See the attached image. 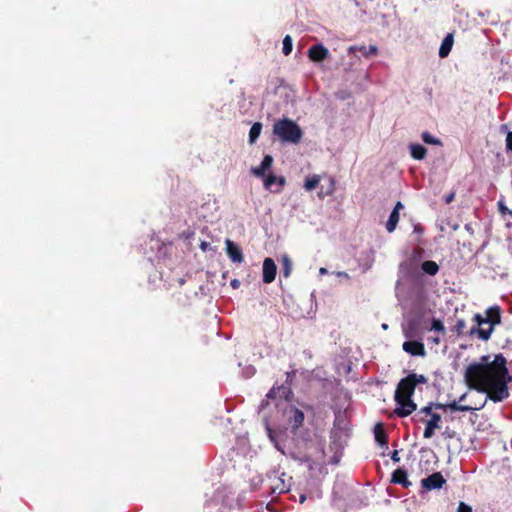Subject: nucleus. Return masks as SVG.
I'll return each instance as SVG.
<instances>
[{
    "label": "nucleus",
    "mask_w": 512,
    "mask_h": 512,
    "mask_svg": "<svg viewBox=\"0 0 512 512\" xmlns=\"http://www.w3.org/2000/svg\"><path fill=\"white\" fill-rule=\"evenodd\" d=\"M490 356L481 357V362L469 364L465 370L466 385L479 393H485L487 398L497 403L510 395L508 383L512 381L509 375L507 360L503 354H497L492 362Z\"/></svg>",
    "instance_id": "f257e3e1"
},
{
    "label": "nucleus",
    "mask_w": 512,
    "mask_h": 512,
    "mask_svg": "<svg viewBox=\"0 0 512 512\" xmlns=\"http://www.w3.org/2000/svg\"><path fill=\"white\" fill-rule=\"evenodd\" d=\"M427 381L428 379L424 375L416 373H411L399 381L394 394V400L397 404L394 412L398 417H407L417 409L412 396L416 386L426 384Z\"/></svg>",
    "instance_id": "f03ea898"
},
{
    "label": "nucleus",
    "mask_w": 512,
    "mask_h": 512,
    "mask_svg": "<svg viewBox=\"0 0 512 512\" xmlns=\"http://www.w3.org/2000/svg\"><path fill=\"white\" fill-rule=\"evenodd\" d=\"M273 134L283 143L299 144L303 137L301 127L289 118H282L273 124Z\"/></svg>",
    "instance_id": "7ed1b4c3"
},
{
    "label": "nucleus",
    "mask_w": 512,
    "mask_h": 512,
    "mask_svg": "<svg viewBox=\"0 0 512 512\" xmlns=\"http://www.w3.org/2000/svg\"><path fill=\"white\" fill-rule=\"evenodd\" d=\"M474 320L478 326H481L483 324H490L489 329L472 328L470 332L471 334H473L476 331L480 339L487 341L491 337L493 327L501 323V309L499 306H492L486 310L485 318L482 317L480 314H476L474 316Z\"/></svg>",
    "instance_id": "20e7f679"
},
{
    "label": "nucleus",
    "mask_w": 512,
    "mask_h": 512,
    "mask_svg": "<svg viewBox=\"0 0 512 512\" xmlns=\"http://www.w3.org/2000/svg\"><path fill=\"white\" fill-rule=\"evenodd\" d=\"M445 483L446 480L440 472H434L421 480V486L425 491L440 489Z\"/></svg>",
    "instance_id": "39448f33"
},
{
    "label": "nucleus",
    "mask_w": 512,
    "mask_h": 512,
    "mask_svg": "<svg viewBox=\"0 0 512 512\" xmlns=\"http://www.w3.org/2000/svg\"><path fill=\"white\" fill-rule=\"evenodd\" d=\"M307 56L312 62H322L329 57V50L323 44L312 45L308 51Z\"/></svg>",
    "instance_id": "423d86ee"
},
{
    "label": "nucleus",
    "mask_w": 512,
    "mask_h": 512,
    "mask_svg": "<svg viewBox=\"0 0 512 512\" xmlns=\"http://www.w3.org/2000/svg\"><path fill=\"white\" fill-rule=\"evenodd\" d=\"M263 282L266 284L272 283L277 274V266L272 258H265L263 261Z\"/></svg>",
    "instance_id": "0eeeda50"
},
{
    "label": "nucleus",
    "mask_w": 512,
    "mask_h": 512,
    "mask_svg": "<svg viewBox=\"0 0 512 512\" xmlns=\"http://www.w3.org/2000/svg\"><path fill=\"white\" fill-rule=\"evenodd\" d=\"M288 423L291 425L293 430L298 429L303 425L305 416L302 410L295 406L290 407L287 411Z\"/></svg>",
    "instance_id": "6e6552de"
},
{
    "label": "nucleus",
    "mask_w": 512,
    "mask_h": 512,
    "mask_svg": "<svg viewBox=\"0 0 512 512\" xmlns=\"http://www.w3.org/2000/svg\"><path fill=\"white\" fill-rule=\"evenodd\" d=\"M402 349L412 356L424 357L426 355L425 346L420 341H405Z\"/></svg>",
    "instance_id": "1a4fd4ad"
},
{
    "label": "nucleus",
    "mask_w": 512,
    "mask_h": 512,
    "mask_svg": "<svg viewBox=\"0 0 512 512\" xmlns=\"http://www.w3.org/2000/svg\"><path fill=\"white\" fill-rule=\"evenodd\" d=\"M483 406H484V404H482L478 408H473V407L468 406V405H461V404H459L455 400L450 402V403H446V404H443V403H436L435 404V408L436 409H440V410H443V411L450 410V411H461V412L479 410V409L483 408Z\"/></svg>",
    "instance_id": "9d476101"
},
{
    "label": "nucleus",
    "mask_w": 512,
    "mask_h": 512,
    "mask_svg": "<svg viewBox=\"0 0 512 512\" xmlns=\"http://www.w3.org/2000/svg\"><path fill=\"white\" fill-rule=\"evenodd\" d=\"M226 252L229 258L234 263H241L244 260L242 250L232 240L226 239Z\"/></svg>",
    "instance_id": "9b49d317"
},
{
    "label": "nucleus",
    "mask_w": 512,
    "mask_h": 512,
    "mask_svg": "<svg viewBox=\"0 0 512 512\" xmlns=\"http://www.w3.org/2000/svg\"><path fill=\"white\" fill-rule=\"evenodd\" d=\"M441 416L440 414H432V417L426 421L423 437L426 439L431 438L435 434V430L440 428Z\"/></svg>",
    "instance_id": "f8f14e48"
},
{
    "label": "nucleus",
    "mask_w": 512,
    "mask_h": 512,
    "mask_svg": "<svg viewBox=\"0 0 512 512\" xmlns=\"http://www.w3.org/2000/svg\"><path fill=\"white\" fill-rule=\"evenodd\" d=\"M273 164V157L269 154L265 155L260 166L253 167L251 172L256 177H264L267 170L271 168Z\"/></svg>",
    "instance_id": "ddd939ff"
},
{
    "label": "nucleus",
    "mask_w": 512,
    "mask_h": 512,
    "mask_svg": "<svg viewBox=\"0 0 512 512\" xmlns=\"http://www.w3.org/2000/svg\"><path fill=\"white\" fill-rule=\"evenodd\" d=\"M391 482L394 484H400L404 488H408L411 485V482L408 480L406 470H404L402 468H397L392 473Z\"/></svg>",
    "instance_id": "4468645a"
},
{
    "label": "nucleus",
    "mask_w": 512,
    "mask_h": 512,
    "mask_svg": "<svg viewBox=\"0 0 512 512\" xmlns=\"http://www.w3.org/2000/svg\"><path fill=\"white\" fill-rule=\"evenodd\" d=\"M374 437L376 442H378L382 447L388 448V436L382 423H377L374 426Z\"/></svg>",
    "instance_id": "2eb2a0df"
},
{
    "label": "nucleus",
    "mask_w": 512,
    "mask_h": 512,
    "mask_svg": "<svg viewBox=\"0 0 512 512\" xmlns=\"http://www.w3.org/2000/svg\"><path fill=\"white\" fill-rule=\"evenodd\" d=\"M453 34H448L442 41L441 46L439 48V56L441 58H445L449 55L452 46H453Z\"/></svg>",
    "instance_id": "dca6fc26"
},
{
    "label": "nucleus",
    "mask_w": 512,
    "mask_h": 512,
    "mask_svg": "<svg viewBox=\"0 0 512 512\" xmlns=\"http://www.w3.org/2000/svg\"><path fill=\"white\" fill-rule=\"evenodd\" d=\"M349 51L350 52H355V51H359L361 52V54L365 57H370L372 55H376L378 53V48L377 46L375 45H370L368 47H366L365 45H361V46H351L349 48Z\"/></svg>",
    "instance_id": "f3484780"
},
{
    "label": "nucleus",
    "mask_w": 512,
    "mask_h": 512,
    "mask_svg": "<svg viewBox=\"0 0 512 512\" xmlns=\"http://www.w3.org/2000/svg\"><path fill=\"white\" fill-rule=\"evenodd\" d=\"M410 153L414 159L422 160L426 157L427 149L421 144H411Z\"/></svg>",
    "instance_id": "a211bd4d"
},
{
    "label": "nucleus",
    "mask_w": 512,
    "mask_h": 512,
    "mask_svg": "<svg viewBox=\"0 0 512 512\" xmlns=\"http://www.w3.org/2000/svg\"><path fill=\"white\" fill-rule=\"evenodd\" d=\"M421 269H422L423 273H425L429 276H434L438 273L439 266L435 261L427 260L421 264Z\"/></svg>",
    "instance_id": "6ab92c4d"
},
{
    "label": "nucleus",
    "mask_w": 512,
    "mask_h": 512,
    "mask_svg": "<svg viewBox=\"0 0 512 512\" xmlns=\"http://www.w3.org/2000/svg\"><path fill=\"white\" fill-rule=\"evenodd\" d=\"M266 431H267V435H268V438L270 439V441L274 444L275 448L278 450V451H281L283 453V450L282 448L280 447L279 445V441H278V438L279 436L281 435V432H277L275 431L274 429H272L269 424H266Z\"/></svg>",
    "instance_id": "aec40b11"
},
{
    "label": "nucleus",
    "mask_w": 512,
    "mask_h": 512,
    "mask_svg": "<svg viewBox=\"0 0 512 512\" xmlns=\"http://www.w3.org/2000/svg\"><path fill=\"white\" fill-rule=\"evenodd\" d=\"M419 327V321L415 319H411L408 321L407 326L404 328V335L407 338H412L416 335V332Z\"/></svg>",
    "instance_id": "412c9836"
},
{
    "label": "nucleus",
    "mask_w": 512,
    "mask_h": 512,
    "mask_svg": "<svg viewBox=\"0 0 512 512\" xmlns=\"http://www.w3.org/2000/svg\"><path fill=\"white\" fill-rule=\"evenodd\" d=\"M399 219V213L397 211H392L386 223V229L389 233H392L396 229Z\"/></svg>",
    "instance_id": "4be33fe9"
},
{
    "label": "nucleus",
    "mask_w": 512,
    "mask_h": 512,
    "mask_svg": "<svg viewBox=\"0 0 512 512\" xmlns=\"http://www.w3.org/2000/svg\"><path fill=\"white\" fill-rule=\"evenodd\" d=\"M262 130V124L260 122H255L249 131V142L251 144L255 143L258 137L260 136Z\"/></svg>",
    "instance_id": "5701e85b"
},
{
    "label": "nucleus",
    "mask_w": 512,
    "mask_h": 512,
    "mask_svg": "<svg viewBox=\"0 0 512 512\" xmlns=\"http://www.w3.org/2000/svg\"><path fill=\"white\" fill-rule=\"evenodd\" d=\"M319 182H320V177L318 175H313L311 177L306 178L305 183H304V188L307 191H311L318 186Z\"/></svg>",
    "instance_id": "b1692460"
},
{
    "label": "nucleus",
    "mask_w": 512,
    "mask_h": 512,
    "mask_svg": "<svg viewBox=\"0 0 512 512\" xmlns=\"http://www.w3.org/2000/svg\"><path fill=\"white\" fill-rule=\"evenodd\" d=\"M422 140L426 143V144H432V145H442V142L440 139L434 137L433 135H431L429 132L425 131L422 133Z\"/></svg>",
    "instance_id": "393cba45"
},
{
    "label": "nucleus",
    "mask_w": 512,
    "mask_h": 512,
    "mask_svg": "<svg viewBox=\"0 0 512 512\" xmlns=\"http://www.w3.org/2000/svg\"><path fill=\"white\" fill-rule=\"evenodd\" d=\"M282 274L285 278L289 277L292 271V263L287 256L283 257L282 260Z\"/></svg>",
    "instance_id": "a878e982"
},
{
    "label": "nucleus",
    "mask_w": 512,
    "mask_h": 512,
    "mask_svg": "<svg viewBox=\"0 0 512 512\" xmlns=\"http://www.w3.org/2000/svg\"><path fill=\"white\" fill-rule=\"evenodd\" d=\"M292 38L289 35H286L283 39V53L284 55H289L292 52Z\"/></svg>",
    "instance_id": "bb28decb"
},
{
    "label": "nucleus",
    "mask_w": 512,
    "mask_h": 512,
    "mask_svg": "<svg viewBox=\"0 0 512 512\" xmlns=\"http://www.w3.org/2000/svg\"><path fill=\"white\" fill-rule=\"evenodd\" d=\"M431 330L436 332L445 333V327L441 320L433 318L431 323Z\"/></svg>",
    "instance_id": "cd10ccee"
},
{
    "label": "nucleus",
    "mask_w": 512,
    "mask_h": 512,
    "mask_svg": "<svg viewBox=\"0 0 512 512\" xmlns=\"http://www.w3.org/2000/svg\"><path fill=\"white\" fill-rule=\"evenodd\" d=\"M465 327H466L465 321L463 319H459V320H457L453 330L457 333V335H461L463 333V330Z\"/></svg>",
    "instance_id": "c85d7f7f"
},
{
    "label": "nucleus",
    "mask_w": 512,
    "mask_h": 512,
    "mask_svg": "<svg viewBox=\"0 0 512 512\" xmlns=\"http://www.w3.org/2000/svg\"><path fill=\"white\" fill-rule=\"evenodd\" d=\"M277 181V177L274 174L266 176L264 179V186L266 189H270L271 186Z\"/></svg>",
    "instance_id": "c756f323"
},
{
    "label": "nucleus",
    "mask_w": 512,
    "mask_h": 512,
    "mask_svg": "<svg viewBox=\"0 0 512 512\" xmlns=\"http://www.w3.org/2000/svg\"><path fill=\"white\" fill-rule=\"evenodd\" d=\"M457 512H472V508L468 504L460 502L457 508Z\"/></svg>",
    "instance_id": "7c9ffc66"
},
{
    "label": "nucleus",
    "mask_w": 512,
    "mask_h": 512,
    "mask_svg": "<svg viewBox=\"0 0 512 512\" xmlns=\"http://www.w3.org/2000/svg\"><path fill=\"white\" fill-rule=\"evenodd\" d=\"M420 414H426V415H431L432 416V403L429 404L428 406H425V407H422L419 411Z\"/></svg>",
    "instance_id": "2f4dec72"
},
{
    "label": "nucleus",
    "mask_w": 512,
    "mask_h": 512,
    "mask_svg": "<svg viewBox=\"0 0 512 512\" xmlns=\"http://www.w3.org/2000/svg\"><path fill=\"white\" fill-rule=\"evenodd\" d=\"M506 148L512 152V131L506 136Z\"/></svg>",
    "instance_id": "473e14b6"
},
{
    "label": "nucleus",
    "mask_w": 512,
    "mask_h": 512,
    "mask_svg": "<svg viewBox=\"0 0 512 512\" xmlns=\"http://www.w3.org/2000/svg\"><path fill=\"white\" fill-rule=\"evenodd\" d=\"M391 459L393 462H399L400 461V457H399V452L398 450H394L392 453H391Z\"/></svg>",
    "instance_id": "72a5a7b5"
},
{
    "label": "nucleus",
    "mask_w": 512,
    "mask_h": 512,
    "mask_svg": "<svg viewBox=\"0 0 512 512\" xmlns=\"http://www.w3.org/2000/svg\"><path fill=\"white\" fill-rule=\"evenodd\" d=\"M455 198V192H451L449 193L446 197H445V203L449 204L451 203Z\"/></svg>",
    "instance_id": "f704fd0d"
},
{
    "label": "nucleus",
    "mask_w": 512,
    "mask_h": 512,
    "mask_svg": "<svg viewBox=\"0 0 512 512\" xmlns=\"http://www.w3.org/2000/svg\"><path fill=\"white\" fill-rule=\"evenodd\" d=\"M200 248L202 251L206 252L210 248V244L206 241H202L200 244Z\"/></svg>",
    "instance_id": "c9c22d12"
},
{
    "label": "nucleus",
    "mask_w": 512,
    "mask_h": 512,
    "mask_svg": "<svg viewBox=\"0 0 512 512\" xmlns=\"http://www.w3.org/2000/svg\"><path fill=\"white\" fill-rule=\"evenodd\" d=\"M403 207V204L400 201H398L392 211H397L399 213V211L403 209Z\"/></svg>",
    "instance_id": "e433bc0d"
},
{
    "label": "nucleus",
    "mask_w": 512,
    "mask_h": 512,
    "mask_svg": "<svg viewBox=\"0 0 512 512\" xmlns=\"http://www.w3.org/2000/svg\"><path fill=\"white\" fill-rule=\"evenodd\" d=\"M498 205H499L500 211L504 214L506 212L507 208L503 205L502 202H499Z\"/></svg>",
    "instance_id": "4c0bfd02"
},
{
    "label": "nucleus",
    "mask_w": 512,
    "mask_h": 512,
    "mask_svg": "<svg viewBox=\"0 0 512 512\" xmlns=\"http://www.w3.org/2000/svg\"><path fill=\"white\" fill-rule=\"evenodd\" d=\"M274 393H275V388L273 387V388L269 391V393L267 394V397H269V398L273 397V394H274Z\"/></svg>",
    "instance_id": "58836bf2"
},
{
    "label": "nucleus",
    "mask_w": 512,
    "mask_h": 512,
    "mask_svg": "<svg viewBox=\"0 0 512 512\" xmlns=\"http://www.w3.org/2000/svg\"><path fill=\"white\" fill-rule=\"evenodd\" d=\"M278 181H279V184H280L281 186H283V185L285 184V179H284L283 177H280V178L278 179Z\"/></svg>",
    "instance_id": "ea45409f"
},
{
    "label": "nucleus",
    "mask_w": 512,
    "mask_h": 512,
    "mask_svg": "<svg viewBox=\"0 0 512 512\" xmlns=\"http://www.w3.org/2000/svg\"><path fill=\"white\" fill-rule=\"evenodd\" d=\"M231 285H232L233 287H237V286H238V281H237V280H233V281H231Z\"/></svg>",
    "instance_id": "a19ab883"
},
{
    "label": "nucleus",
    "mask_w": 512,
    "mask_h": 512,
    "mask_svg": "<svg viewBox=\"0 0 512 512\" xmlns=\"http://www.w3.org/2000/svg\"><path fill=\"white\" fill-rule=\"evenodd\" d=\"M306 500V495L300 496V502L303 503Z\"/></svg>",
    "instance_id": "79ce46f5"
},
{
    "label": "nucleus",
    "mask_w": 512,
    "mask_h": 512,
    "mask_svg": "<svg viewBox=\"0 0 512 512\" xmlns=\"http://www.w3.org/2000/svg\"><path fill=\"white\" fill-rule=\"evenodd\" d=\"M320 273H321V274H326V273H327V270H326L325 268H321V269H320Z\"/></svg>",
    "instance_id": "37998d69"
},
{
    "label": "nucleus",
    "mask_w": 512,
    "mask_h": 512,
    "mask_svg": "<svg viewBox=\"0 0 512 512\" xmlns=\"http://www.w3.org/2000/svg\"><path fill=\"white\" fill-rule=\"evenodd\" d=\"M466 397V394H463L460 398H459V402L463 401Z\"/></svg>",
    "instance_id": "c03bdc74"
},
{
    "label": "nucleus",
    "mask_w": 512,
    "mask_h": 512,
    "mask_svg": "<svg viewBox=\"0 0 512 512\" xmlns=\"http://www.w3.org/2000/svg\"><path fill=\"white\" fill-rule=\"evenodd\" d=\"M433 342L436 343V344H439L440 340H439V338H434Z\"/></svg>",
    "instance_id": "a18cd8bd"
},
{
    "label": "nucleus",
    "mask_w": 512,
    "mask_h": 512,
    "mask_svg": "<svg viewBox=\"0 0 512 512\" xmlns=\"http://www.w3.org/2000/svg\"><path fill=\"white\" fill-rule=\"evenodd\" d=\"M418 415H415V417L413 419H415L416 421H423V418H417Z\"/></svg>",
    "instance_id": "49530a36"
}]
</instances>
